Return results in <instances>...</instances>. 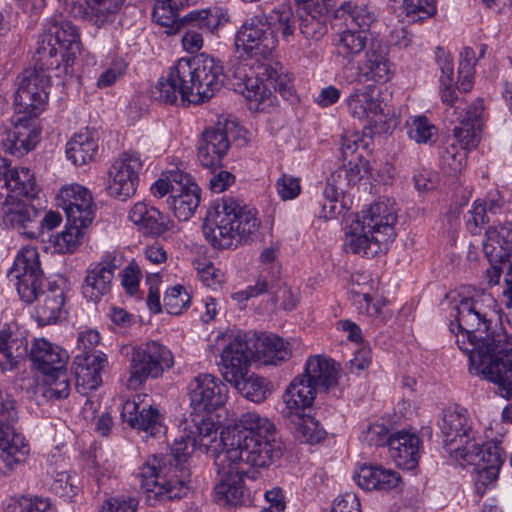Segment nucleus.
Returning a JSON list of instances; mask_svg holds the SVG:
<instances>
[{
	"label": "nucleus",
	"mask_w": 512,
	"mask_h": 512,
	"mask_svg": "<svg viewBox=\"0 0 512 512\" xmlns=\"http://www.w3.org/2000/svg\"><path fill=\"white\" fill-rule=\"evenodd\" d=\"M39 253L35 247H24L18 253L12 268L8 272L10 281L22 280L28 277L42 276Z\"/></svg>",
	"instance_id": "obj_44"
},
{
	"label": "nucleus",
	"mask_w": 512,
	"mask_h": 512,
	"mask_svg": "<svg viewBox=\"0 0 512 512\" xmlns=\"http://www.w3.org/2000/svg\"><path fill=\"white\" fill-rule=\"evenodd\" d=\"M89 225H77V223H68L66 229L55 236L54 246L60 253H71L79 244V239L83 236V229Z\"/></svg>",
	"instance_id": "obj_56"
},
{
	"label": "nucleus",
	"mask_w": 512,
	"mask_h": 512,
	"mask_svg": "<svg viewBox=\"0 0 512 512\" xmlns=\"http://www.w3.org/2000/svg\"><path fill=\"white\" fill-rule=\"evenodd\" d=\"M257 211L238 199L224 196L208 209L202 226L205 239L218 249L247 241L260 225Z\"/></svg>",
	"instance_id": "obj_4"
},
{
	"label": "nucleus",
	"mask_w": 512,
	"mask_h": 512,
	"mask_svg": "<svg viewBox=\"0 0 512 512\" xmlns=\"http://www.w3.org/2000/svg\"><path fill=\"white\" fill-rule=\"evenodd\" d=\"M246 399L254 403L263 402L269 393L267 382L255 374L247 375L231 383Z\"/></svg>",
	"instance_id": "obj_49"
},
{
	"label": "nucleus",
	"mask_w": 512,
	"mask_h": 512,
	"mask_svg": "<svg viewBox=\"0 0 512 512\" xmlns=\"http://www.w3.org/2000/svg\"><path fill=\"white\" fill-rule=\"evenodd\" d=\"M35 317L40 326L56 323L65 313V293L58 285H48V289L42 292L36 299Z\"/></svg>",
	"instance_id": "obj_38"
},
{
	"label": "nucleus",
	"mask_w": 512,
	"mask_h": 512,
	"mask_svg": "<svg viewBox=\"0 0 512 512\" xmlns=\"http://www.w3.org/2000/svg\"><path fill=\"white\" fill-rule=\"evenodd\" d=\"M317 390L308 383L307 379L298 375L285 390L283 400L288 416H299L306 408H310L316 397Z\"/></svg>",
	"instance_id": "obj_40"
},
{
	"label": "nucleus",
	"mask_w": 512,
	"mask_h": 512,
	"mask_svg": "<svg viewBox=\"0 0 512 512\" xmlns=\"http://www.w3.org/2000/svg\"><path fill=\"white\" fill-rule=\"evenodd\" d=\"M376 239H378L376 234L369 233L364 225L356 221L346 233L343 246L348 253L374 257L386 251L388 247V243H378Z\"/></svg>",
	"instance_id": "obj_37"
},
{
	"label": "nucleus",
	"mask_w": 512,
	"mask_h": 512,
	"mask_svg": "<svg viewBox=\"0 0 512 512\" xmlns=\"http://www.w3.org/2000/svg\"><path fill=\"white\" fill-rule=\"evenodd\" d=\"M421 440L415 433L398 431L389 442L390 457L400 468L414 469L420 458Z\"/></svg>",
	"instance_id": "obj_29"
},
{
	"label": "nucleus",
	"mask_w": 512,
	"mask_h": 512,
	"mask_svg": "<svg viewBox=\"0 0 512 512\" xmlns=\"http://www.w3.org/2000/svg\"><path fill=\"white\" fill-rule=\"evenodd\" d=\"M196 447L193 435L186 431L174 440L171 453L151 455L142 464L138 477L149 505L186 494L191 477L187 461Z\"/></svg>",
	"instance_id": "obj_3"
},
{
	"label": "nucleus",
	"mask_w": 512,
	"mask_h": 512,
	"mask_svg": "<svg viewBox=\"0 0 512 512\" xmlns=\"http://www.w3.org/2000/svg\"><path fill=\"white\" fill-rule=\"evenodd\" d=\"M198 0H157L153 16L161 26H170L178 17L180 8L197 3Z\"/></svg>",
	"instance_id": "obj_51"
},
{
	"label": "nucleus",
	"mask_w": 512,
	"mask_h": 512,
	"mask_svg": "<svg viewBox=\"0 0 512 512\" xmlns=\"http://www.w3.org/2000/svg\"><path fill=\"white\" fill-rule=\"evenodd\" d=\"M277 38L273 35L261 13L247 20L235 36V45L249 53L265 54L277 46Z\"/></svg>",
	"instance_id": "obj_21"
},
{
	"label": "nucleus",
	"mask_w": 512,
	"mask_h": 512,
	"mask_svg": "<svg viewBox=\"0 0 512 512\" xmlns=\"http://www.w3.org/2000/svg\"><path fill=\"white\" fill-rule=\"evenodd\" d=\"M38 192V185L28 168H10V162L6 158H0V199H12L14 194L36 198Z\"/></svg>",
	"instance_id": "obj_22"
},
{
	"label": "nucleus",
	"mask_w": 512,
	"mask_h": 512,
	"mask_svg": "<svg viewBox=\"0 0 512 512\" xmlns=\"http://www.w3.org/2000/svg\"><path fill=\"white\" fill-rule=\"evenodd\" d=\"M221 441V461L242 467L248 473L252 468L268 467L282 456V443L276 438L221 437Z\"/></svg>",
	"instance_id": "obj_6"
},
{
	"label": "nucleus",
	"mask_w": 512,
	"mask_h": 512,
	"mask_svg": "<svg viewBox=\"0 0 512 512\" xmlns=\"http://www.w3.org/2000/svg\"><path fill=\"white\" fill-rule=\"evenodd\" d=\"M339 11L347 14L352 22L360 28L359 31H365L366 33L371 24L376 20L375 12L364 4L358 5L352 2H345L340 6Z\"/></svg>",
	"instance_id": "obj_55"
},
{
	"label": "nucleus",
	"mask_w": 512,
	"mask_h": 512,
	"mask_svg": "<svg viewBox=\"0 0 512 512\" xmlns=\"http://www.w3.org/2000/svg\"><path fill=\"white\" fill-rule=\"evenodd\" d=\"M117 268L112 261L103 260L87 270L82 285L83 296L92 302H98L111 289L114 271Z\"/></svg>",
	"instance_id": "obj_31"
},
{
	"label": "nucleus",
	"mask_w": 512,
	"mask_h": 512,
	"mask_svg": "<svg viewBox=\"0 0 512 512\" xmlns=\"http://www.w3.org/2000/svg\"><path fill=\"white\" fill-rule=\"evenodd\" d=\"M75 361L77 384L81 381L89 389L98 388L102 382L101 372L107 365L106 355L98 351L86 352L77 355Z\"/></svg>",
	"instance_id": "obj_41"
},
{
	"label": "nucleus",
	"mask_w": 512,
	"mask_h": 512,
	"mask_svg": "<svg viewBox=\"0 0 512 512\" xmlns=\"http://www.w3.org/2000/svg\"><path fill=\"white\" fill-rule=\"evenodd\" d=\"M347 105L351 115L357 119L370 118L382 111L379 100L369 91H355L349 96Z\"/></svg>",
	"instance_id": "obj_47"
},
{
	"label": "nucleus",
	"mask_w": 512,
	"mask_h": 512,
	"mask_svg": "<svg viewBox=\"0 0 512 512\" xmlns=\"http://www.w3.org/2000/svg\"><path fill=\"white\" fill-rule=\"evenodd\" d=\"M142 167L139 153H121L108 170L107 193L121 201L132 197L137 190Z\"/></svg>",
	"instance_id": "obj_12"
},
{
	"label": "nucleus",
	"mask_w": 512,
	"mask_h": 512,
	"mask_svg": "<svg viewBox=\"0 0 512 512\" xmlns=\"http://www.w3.org/2000/svg\"><path fill=\"white\" fill-rule=\"evenodd\" d=\"M52 69L58 67L40 66L34 61V67L24 70L18 77V87L14 94L16 113L35 117L44 110L50 89V77L46 72Z\"/></svg>",
	"instance_id": "obj_9"
},
{
	"label": "nucleus",
	"mask_w": 512,
	"mask_h": 512,
	"mask_svg": "<svg viewBox=\"0 0 512 512\" xmlns=\"http://www.w3.org/2000/svg\"><path fill=\"white\" fill-rule=\"evenodd\" d=\"M251 345L255 357L266 365H279L291 357L289 343L275 334L263 333Z\"/></svg>",
	"instance_id": "obj_35"
},
{
	"label": "nucleus",
	"mask_w": 512,
	"mask_h": 512,
	"mask_svg": "<svg viewBox=\"0 0 512 512\" xmlns=\"http://www.w3.org/2000/svg\"><path fill=\"white\" fill-rule=\"evenodd\" d=\"M188 175L180 171H169L161 175L151 186L153 196L162 198L169 194L172 197L175 192L180 191L182 184Z\"/></svg>",
	"instance_id": "obj_54"
},
{
	"label": "nucleus",
	"mask_w": 512,
	"mask_h": 512,
	"mask_svg": "<svg viewBox=\"0 0 512 512\" xmlns=\"http://www.w3.org/2000/svg\"><path fill=\"white\" fill-rule=\"evenodd\" d=\"M301 375L317 391H327L338 382L339 366L330 358L319 355L311 356L307 359L304 372Z\"/></svg>",
	"instance_id": "obj_33"
},
{
	"label": "nucleus",
	"mask_w": 512,
	"mask_h": 512,
	"mask_svg": "<svg viewBox=\"0 0 512 512\" xmlns=\"http://www.w3.org/2000/svg\"><path fill=\"white\" fill-rule=\"evenodd\" d=\"M365 31L345 30L334 36L333 45L338 56L347 60L353 59L367 46Z\"/></svg>",
	"instance_id": "obj_45"
},
{
	"label": "nucleus",
	"mask_w": 512,
	"mask_h": 512,
	"mask_svg": "<svg viewBox=\"0 0 512 512\" xmlns=\"http://www.w3.org/2000/svg\"><path fill=\"white\" fill-rule=\"evenodd\" d=\"M276 438V429L267 418L261 417L256 412H247L241 415L238 423L233 428H227L221 433V437L242 438Z\"/></svg>",
	"instance_id": "obj_36"
},
{
	"label": "nucleus",
	"mask_w": 512,
	"mask_h": 512,
	"mask_svg": "<svg viewBox=\"0 0 512 512\" xmlns=\"http://www.w3.org/2000/svg\"><path fill=\"white\" fill-rule=\"evenodd\" d=\"M5 512H56L48 498L21 496L11 499L5 506Z\"/></svg>",
	"instance_id": "obj_52"
},
{
	"label": "nucleus",
	"mask_w": 512,
	"mask_h": 512,
	"mask_svg": "<svg viewBox=\"0 0 512 512\" xmlns=\"http://www.w3.org/2000/svg\"><path fill=\"white\" fill-rule=\"evenodd\" d=\"M223 66L214 57L199 54L181 58L170 67L166 78L158 81L154 97L164 103H199L211 99L222 87Z\"/></svg>",
	"instance_id": "obj_2"
},
{
	"label": "nucleus",
	"mask_w": 512,
	"mask_h": 512,
	"mask_svg": "<svg viewBox=\"0 0 512 512\" xmlns=\"http://www.w3.org/2000/svg\"><path fill=\"white\" fill-rule=\"evenodd\" d=\"M44 283L45 278L42 275L16 280L15 286L21 300L30 304L36 301L42 292L46 291L43 290Z\"/></svg>",
	"instance_id": "obj_58"
},
{
	"label": "nucleus",
	"mask_w": 512,
	"mask_h": 512,
	"mask_svg": "<svg viewBox=\"0 0 512 512\" xmlns=\"http://www.w3.org/2000/svg\"><path fill=\"white\" fill-rule=\"evenodd\" d=\"M57 205L67 216V223L90 225L94 218V205L90 192L79 184L63 187L57 197Z\"/></svg>",
	"instance_id": "obj_18"
},
{
	"label": "nucleus",
	"mask_w": 512,
	"mask_h": 512,
	"mask_svg": "<svg viewBox=\"0 0 512 512\" xmlns=\"http://www.w3.org/2000/svg\"><path fill=\"white\" fill-rule=\"evenodd\" d=\"M198 277L208 287L220 284L223 280V274L214 264L206 259L197 260L195 263Z\"/></svg>",
	"instance_id": "obj_63"
},
{
	"label": "nucleus",
	"mask_w": 512,
	"mask_h": 512,
	"mask_svg": "<svg viewBox=\"0 0 512 512\" xmlns=\"http://www.w3.org/2000/svg\"><path fill=\"white\" fill-rule=\"evenodd\" d=\"M395 67L389 58L388 47L372 41L365 57L358 63V77L363 82L384 84L394 75Z\"/></svg>",
	"instance_id": "obj_19"
},
{
	"label": "nucleus",
	"mask_w": 512,
	"mask_h": 512,
	"mask_svg": "<svg viewBox=\"0 0 512 512\" xmlns=\"http://www.w3.org/2000/svg\"><path fill=\"white\" fill-rule=\"evenodd\" d=\"M238 125L228 119L219 120L215 126L205 129L198 142V159L203 167L214 173L222 166V158L230 148V139L234 137Z\"/></svg>",
	"instance_id": "obj_11"
},
{
	"label": "nucleus",
	"mask_w": 512,
	"mask_h": 512,
	"mask_svg": "<svg viewBox=\"0 0 512 512\" xmlns=\"http://www.w3.org/2000/svg\"><path fill=\"white\" fill-rule=\"evenodd\" d=\"M74 18L88 19L100 27L113 21L124 0H59Z\"/></svg>",
	"instance_id": "obj_23"
},
{
	"label": "nucleus",
	"mask_w": 512,
	"mask_h": 512,
	"mask_svg": "<svg viewBox=\"0 0 512 512\" xmlns=\"http://www.w3.org/2000/svg\"><path fill=\"white\" fill-rule=\"evenodd\" d=\"M357 221L364 225L369 233L377 235L378 243L389 244L396 237L394 228L397 221L396 209L394 203L388 199L375 202L367 210L362 211V217Z\"/></svg>",
	"instance_id": "obj_20"
},
{
	"label": "nucleus",
	"mask_w": 512,
	"mask_h": 512,
	"mask_svg": "<svg viewBox=\"0 0 512 512\" xmlns=\"http://www.w3.org/2000/svg\"><path fill=\"white\" fill-rule=\"evenodd\" d=\"M260 13L273 35L278 31L284 39L293 35L297 19L289 3H280L269 10L262 9Z\"/></svg>",
	"instance_id": "obj_43"
},
{
	"label": "nucleus",
	"mask_w": 512,
	"mask_h": 512,
	"mask_svg": "<svg viewBox=\"0 0 512 512\" xmlns=\"http://www.w3.org/2000/svg\"><path fill=\"white\" fill-rule=\"evenodd\" d=\"M188 434L193 435L197 446L208 448L217 439L218 428L210 418L197 415L188 427Z\"/></svg>",
	"instance_id": "obj_50"
},
{
	"label": "nucleus",
	"mask_w": 512,
	"mask_h": 512,
	"mask_svg": "<svg viewBox=\"0 0 512 512\" xmlns=\"http://www.w3.org/2000/svg\"><path fill=\"white\" fill-rule=\"evenodd\" d=\"M443 442L449 447L450 453L456 459L462 458V449L476 443L473 439L472 429L467 424V418L457 411H446L440 425Z\"/></svg>",
	"instance_id": "obj_25"
},
{
	"label": "nucleus",
	"mask_w": 512,
	"mask_h": 512,
	"mask_svg": "<svg viewBox=\"0 0 512 512\" xmlns=\"http://www.w3.org/2000/svg\"><path fill=\"white\" fill-rule=\"evenodd\" d=\"M129 219L145 236L157 237L174 227V222L154 206L137 202L129 212Z\"/></svg>",
	"instance_id": "obj_27"
},
{
	"label": "nucleus",
	"mask_w": 512,
	"mask_h": 512,
	"mask_svg": "<svg viewBox=\"0 0 512 512\" xmlns=\"http://www.w3.org/2000/svg\"><path fill=\"white\" fill-rule=\"evenodd\" d=\"M486 210L489 215L501 216L511 211V203L506 198L505 193L498 189L491 190L487 194Z\"/></svg>",
	"instance_id": "obj_62"
},
{
	"label": "nucleus",
	"mask_w": 512,
	"mask_h": 512,
	"mask_svg": "<svg viewBox=\"0 0 512 512\" xmlns=\"http://www.w3.org/2000/svg\"><path fill=\"white\" fill-rule=\"evenodd\" d=\"M30 199H17V196L14 194L12 199L5 200L3 221L5 225L17 229L21 234L29 238H36L38 232L34 228L39 212L28 201Z\"/></svg>",
	"instance_id": "obj_26"
},
{
	"label": "nucleus",
	"mask_w": 512,
	"mask_h": 512,
	"mask_svg": "<svg viewBox=\"0 0 512 512\" xmlns=\"http://www.w3.org/2000/svg\"><path fill=\"white\" fill-rule=\"evenodd\" d=\"M435 127L431 125L426 117H417L409 124V137L418 142L426 143L433 135Z\"/></svg>",
	"instance_id": "obj_64"
},
{
	"label": "nucleus",
	"mask_w": 512,
	"mask_h": 512,
	"mask_svg": "<svg viewBox=\"0 0 512 512\" xmlns=\"http://www.w3.org/2000/svg\"><path fill=\"white\" fill-rule=\"evenodd\" d=\"M476 61L474 50L470 47L463 48L458 68L457 88L459 91L466 93L472 89Z\"/></svg>",
	"instance_id": "obj_53"
},
{
	"label": "nucleus",
	"mask_w": 512,
	"mask_h": 512,
	"mask_svg": "<svg viewBox=\"0 0 512 512\" xmlns=\"http://www.w3.org/2000/svg\"><path fill=\"white\" fill-rule=\"evenodd\" d=\"M190 294L181 285L170 288L164 296V307L171 315H180L190 305Z\"/></svg>",
	"instance_id": "obj_57"
},
{
	"label": "nucleus",
	"mask_w": 512,
	"mask_h": 512,
	"mask_svg": "<svg viewBox=\"0 0 512 512\" xmlns=\"http://www.w3.org/2000/svg\"><path fill=\"white\" fill-rule=\"evenodd\" d=\"M215 466L218 482L214 491L217 501L235 506L241 504L246 493L243 477L249 475L248 471L230 462H222L218 454Z\"/></svg>",
	"instance_id": "obj_16"
},
{
	"label": "nucleus",
	"mask_w": 512,
	"mask_h": 512,
	"mask_svg": "<svg viewBox=\"0 0 512 512\" xmlns=\"http://www.w3.org/2000/svg\"><path fill=\"white\" fill-rule=\"evenodd\" d=\"M406 15L412 21H421L436 14L435 0H408L405 7Z\"/></svg>",
	"instance_id": "obj_61"
},
{
	"label": "nucleus",
	"mask_w": 512,
	"mask_h": 512,
	"mask_svg": "<svg viewBox=\"0 0 512 512\" xmlns=\"http://www.w3.org/2000/svg\"><path fill=\"white\" fill-rule=\"evenodd\" d=\"M190 404L197 413H210L227 400V386L211 374H199L188 386Z\"/></svg>",
	"instance_id": "obj_15"
},
{
	"label": "nucleus",
	"mask_w": 512,
	"mask_h": 512,
	"mask_svg": "<svg viewBox=\"0 0 512 512\" xmlns=\"http://www.w3.org/2000/svg\"><path fill=\"white\" fill-rule=\"evenodd\" d=\"M483 251L489 262H504L512 259V221L487 230Z\"/></svg>",
	"instance_id": "obj_34"
},
{
	"label": "nucleus",
	"mask_w": 512,
	"mask_h": 512,
	"mask_svg": "<svg viewBox=\"0 0 512 512\" xmlns=\"http://www.w3.org/2000/svg\"><path fill=\"white\" fill-rule=\"evenodd\" d=\"M357 485L367 491H389L401 483L398 472L378 465L363 464L354 475Z\"/></svg>",
	"instance_id": "obj_32"
},
{
	"label": "nucleus",
	"mask_w": 512,
	"mask_h": 512,
	"mask_svg": "<svg viewBox=\"0 0 512 512\" xmlns=\"http://www.w3.org/2000/svg\"><path fill=\"white\" fill-rule=\"evenodd\" d=\"M18 409L15 399L0 390V459L4 463L5 475L23 465L29 456L30 447L25 437L15 431Z\"/></svg>",
	"instance_id": "obj_7"
},
{
	"label": "nucleus",
	"mask_w": 512,
	"mask_h": 512,
	"mask_svg": "<svg viewBox=\"0 0 512 512\" xmlns=\"http://www.w3.org/2000/svg\"><path fill=\"white\" fill-rule=\"evenodd\" d=\"M40 132L31 125L30 117L25 115L12 120L0 132V145L5 152L22 157L35 148Z\"/></svg>",
	"instance_id": "obj_17"
},
{
	"label": "nucleus",
	"mask_w": 512,
	"mask_h": 512,
	"mask_svg": "<svg viewBox=\"0 0 512 512\" xmlns=\"http://www.w3.org/2000/svg\"><path fill=\"white\" fill-rule=\"evenodd\" d=\"M122 417L131 427L142 431L145 438L157 437L165 433L160 413L153 406L139 410L136 402L126 401L123 405Z\"/></svg>",
	"instance_id": "obj_28"
},
{
	"label": "nucleus",
	"mask_w": 512,
	"mask_h": 512,
	"mask_svg": "<svg viewBox=\"0 0 512 512\" xmlns=\"http://www.w3.org/2000/svg\"><path fill=\"white\" fill-rule=\"evenodd\" d=\"M462 451L461 459L474 466L476 492L483 494L486 488L498 478L503 463L500 448L496 445L471 443Z\"/></svg>",
	"instance_id": "obj_13"
},
{
	"label": "nucleus",
	"mask_w": 512,
	"mask_h": 512,
	"mask_svg": "<svg viewBox=\"0 0 512 512\" xmlns=\"http://www.w3.org/2000/svg\"><path fill=\"white\" fill-rule=\"evenodd\" d=\"M29 356L34 368L43 375L65 368L69 359L64 349L44 338L33 342Z\"/></svg>",
	"instance_id": "obj_30"
},
{
	"label": "nucleus",
	"mask_w": 512,
	"mask_h": 512,
	"mask_svg": "<svg viewBox=\"0 0 512 512\" xmlns=\"http://www.w3.org/2000/svg\"><path fill=\"white\" fill-rule=\"evenodd\" d=\"M243 81L247 91L246 98L251 108L257 111L270 112L277 105L274 93H279L285 100H291L294 94L291 80L270 65L259 67L254 76L245 75Z\"/></svg>",
	"instance_id": "obj_8"
},
{
	"label": "nucleus",
	"mask_w": 512,
	"mask_h": 512,
	"mask_svg": "<svg viewBox=\"0 0 512 512\" xmlns=\"http://www.w3.org/2000/svg\"><path fill=\"white\" fill-rule=\"evenodd\" d=\"M483 294L464 298L456 306L458 347L468 354L470 370L498 386L500 394L512 399V336L505 331L492 305ZM512 423V403L502 413Z\"/></svg>",
	"instance_id": "obj_1"
},
{
	"label": "nucleus",
	"mask_w": 512,
	"mask_h": 512,
	"mask_svg": "<svg viewBox=\"0 0 512 512\" xmlns=\"http://www.w3.org/2000/svg\"><path fill=\"white\" fill-rule=\"evenodd\" d=\"M227 21L225 15L211 9L191 11L182 18V23L187 25L188 29H199L202 33H213Z\"/></svg>",
	"instance_id": "obj_46"
},
{
	"label": "nucleus",
	"mask_w": 512,
	"mask_h": 512,
	"mask_svg": "<svg viewBox=\"0 0 512 512\" xmlns=\"http://www.w3.org/2000/svg\"><path fill=\"white\" fill-rule=\"evenodd\" d=\"M200 200L201 189L187 176L181 190L175 192L172 197H168L167 204L179 221H187L196 212Z\"/></svg>",
	"instance_id": "obj_39"
},
{
	"label": "nucleus",
	"mask_w": 512,
	"mask_h": 512,
	"mask_svg": "<svg viewBox=\"0 0 512 512\" xmlns=\"http://www.w3.org/2000/svg\"><path fill=\"white\" fill-rule=\"evenodd\" d=\"M297 418V430L302 435V439L308 443H317L322 440L326 432L319 426L314 417L309 414L300 413Z\"/></svg>",
	"instance_id": "obj_59"
},
{
	"label": "nucleus",
	"mask_w": 512,
	"mask_h": 512,
	"mask_svg": "<svg viewBox=\"0 0 512 512\" xmlns=\"http://www.w3.org/2000/svg\"><path fill=\"white\" fill-rule=\"evenodd\" d=\"M98 151L96 134L85 129L76 133L67 143L66 155L76 166L91 162Z\"/></svg>",
	"instance_id": "obj_42"
},
{
	"label": "nucleus",
	"mask_w": 512,
	"mask_h": 512,
	"mask_svg": "<svg viewBox=\"0 0 512 512\" xmlns=\"http://www.w3.org/2000/svg\"><path fill=\"white\" fill-rule=\"evenodd\" d=\"M45 386L43 396L48 400H60L70 394V379L67 368H59V371L44 374Z\"/></svg>",
	"instance_id": "obj_48"
},
{
	"label": "nucleus",
	"mask_w": 512,
	"mask_h": 512,
	"mask_svg": "<svg viewBox=\"0 0 512 512\" xmlns=\"http://www.w3.org/2000/svg\"><path fill=\"white\" fill-rule=\"evenodd\" d=\"M251 342L252 338L246 334H237L223 349L219 365L227 382H237L249 374L251 361L255 357Z\"/></svg>",
	"instance_id": "obj_14"
},
{
	"label": "nucleus",
	"mask_w": 512,
	"mask_h": 512,
	"mask_svg": "<svg viewBox=\"0 0 512 512\" xmlns=\"http://www.w3.org/2000/svg\"><path fill=\"white\" fill-rule=\"evenodd\" d=\"M174 365L171 351L157 341L143 343L133 349L128 386L137 389L149 377L158 378Z\"/></svg>",
	"instance_id": "obj_10"
},
{
	"label": "nucleus",
	"mask_w": 512,
	"mask_h": 512,
	"mask_svg": "<svg viewBox=\"0 0 512 512\" xmlns=\"http://www.w3.org/2000/svg\"><path fill=\"white\" fill-rule=\"evenodd\" d=\"M81 50L80 36L71 21L54 19L50 26L40 35L33 61L40 66L70 67Z\"/></svg>",
	"instance_id": "obj_5"
},
{
	"label": "nucleus",
	"mask_w": 512,
	"mask_h": 512,
	"mask_svg": "<svg viewBox=\"0 0 512 512\" xmlns=\"http://www.w3.org/2000/svg\"><path fill=\"white\" fill-rule=\"evenodd\" d=\"M481 128L478 124H469L461 121L459 126L453 129V134L464 149L475 148L480 141Z\"/></svg>",
	"instance_id": "obj_60"
},
{
	"label": "nucleus",
	"mask_w": 512,
	"mask_h": 512,
	"mask_svg": "<svg viewBox=\"0 0 512 512\" xmlns=\"http://www.w3.org/2000/svg\"><path fill=\"white\" fill-rule=\"evenodd\" d=\"M28 339L26 331L14 323L0 330V362L2 372L12 371L19 367L20 362L27 356Z\"/></svg>",
	"instance_id": "obj_24"
}]
</instances>
